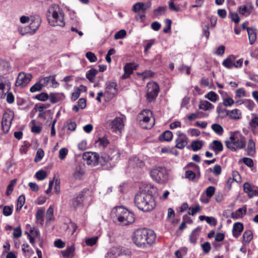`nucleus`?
I'll list each match as a JSON object with an SVG mask.
<instances>
[{"label":"nucleus","instance_id":"f257e3e1","mask_svg":"<svg viewBox=\"0 0 258 258\" xmlns=\"http://www.w3.org/2000/svg\"><path fill=\"white\" fill-rule=\"evenodd\" d=\"M132 239L133 243L142 249L149 248L156 240L154 232L146 228H139L133 233Z\"/></svg>","mask_w":258,"mask_h":258},{"label":"nucleus","instance_id":"f03ea898","mask_svg":"<svg viewBox=\"0 0 258 258\" xmlns=\"http://www.w3.org/2000/svg\"><path fill=\"white\" fill-rule=\"evenodd\" d=\"M46 17L48 23L52 26L63 27L65 26L64 12L58 5L53 4L49 7Z\"/></svg>","mask_w":258,"mask_h":258},{"label":"nucleus","instance_id":"7ed1b4c3","mask_svg":"<svg viewBox=\"0 0 258 258\" xmlns=\"http://www.w3.org/2000/svg\"><path fill=\"white\" fill-rule=\"evenodd\" d=\"M134 202L140 210L145 212L153 210L156 206L153 196L146 192H141L137 194L135 197Z\"/></svg>","mask_w":258,"mask_h":258},{"label":"nucleus","instance_id":"20e7f679","mask_svg":"<svg viewBox=\"0 0 258 258\" xmlns=\"http://www.w3.org/2000/svg\"><path fill=\"white\" fill-rule=\"evenodd\" d=\"M111 216L114 220H117L123 225L131 224L135 220L134 214L121 206L113 208L111 212Z\"/></svg>","mask_w":258,"mask_h":258},{"label":"nucleus","instance_id":"39448f33","mask_svg":"<svg viewBox=\"0 0 258 258\" xmlns=\"http://www.w3.org/2000/svg\"><path fill=\"white\" fill-rule=\"evenodd\" d=\"M226 147L232 151L243 149L245 146V138L239 132H231L229 139L225 142Z\"/></svg>","mask_w":258,"mask_h":258},{"label":"nucleus","instance_id":"423d86ee","mask_svg":"<svg viewBox=\"0 0 258 258\" xmlns=\"http://www.w3.org/2000/svg\"><path fill=\"white\" fill-rule=\"evenodd\" d=\"M138 120L142 127L146 129L151 128L155 121L152 112L149 110L141 111L138 115Z\"/></svg>","mask_w":258,"mask_h":258},{"label":"nucleus","instance_id":"0eeeda50","mask_svg":"<svg viewBox=\"0 0 258 258\" xmlns=\"http://www.w3.org/2000/svg\"><path fill=\"white\" fill-rule=\"evenodd\" d=\"M150 175L154 181L159 183H163L168 179V175L165 168L161 167L153 168L150 171Z\"/></svg>","mask_w":258,"mask_h":258},{"label":"nucleus","instance_id":"6e6552de","mask_svg":"<svg viewBox=\"0 0 258 258\" xmlns=\"http://www.w3.org/2000/svg\"><path fill=\"white\" fill-rule=\"evenodd\" d=\"M148 90L146 95L147 99L149 102H151L156 98L157 96L159 87L156 83H151L147 85Z\"/></svg>","mask_w":258,"mask_h":258},{"label":"nucleus","instance_id":"1a4fd4ad","mask_svg":"<svg viewBox=\"0 0 258 258\" xmlns=\"http://www.w3.org/2000/svg\"><path fill=\"white\" fill-rule=\"evenodd\" d=\"M109 125L112 132L121 133L124 126L123 118L121 117H116L114 119L110 120Z\"/></svg>","mask_w":258,"mask_h":258},{"label":"nucleus","instance_id":"9d476101","mask_svg":"<svg viewBox=\"0 0 258 258\" xmlns=\"http://www.w3.org/2000/svg\"><path fill=\"white\" fill-rule=\"evenodd\" d=\"M83 159L87 164L95 166L99 164V156L95 152H86L83 155Z\"/></svg>","mask_w":258,"mask_h":258},{"label":"nucleus","instance_id":"9b49d317","mask_svg":"<svg viewBox=\"0 0 258 258\" xmlns=\"http://www.w3.org/2000/svg\"><path fill=\"white\" fill-rule=\"evenodd\" d=\"M117 84L113 82H107L106 83L105 91L104 92V97L107 99L112 98L115 94L117 93Z\"/></svg>","mask_w":258,"mask_h":258},{"label":"nucleus","instance_id":"f8f14e48","mask_svg":"<svg viewBox=\"0 0 258 258\" xmlns=\"http://www.w3.org/2000/svg\"><path fill=\"white\" fill-rule=\"evenodd\" d=\"M12 120L13 116L10 113L5 112L3 114L1 123L2 128L4 133H7L9 131Z\"/></svg>","mask_w":258,"mask_h":258},{"label":"nucleus","instance_id":"ddd939ff","mask_svg":"<svg viewBox=\"0 0 258 258\" xmlns=\"http://www.w3.org/2000/svg\"><path fill=\"white\" fill-rule=\"evenodd\" d=\"M32 77V75L30 74L21 72L17 77L15 85L16 86H25L31 81Z\"/></svg>","mask_w":258,"mask_h":258},{"label":"nucleus","instance_id":"4468645a","mask_svg":"<svg viewBox=\"0 0 258 258\" xmlns=\"http://www.w3.org/2000/svg\"><path fill=\"white\" fill-rule=\"evenodd\" d=\"M217 112L218 113H224L226 115H228L229 117L233 119H239L242 117V113L240 110L238 109H234L231 111H229L226 109H217Z\"/></svg>","mask_w":258,"mask_h":258},{"label":"nucleus","instance_id":"2eb2a0df","mask_svg":"<svg viewBox=\"0 0 258 258\" xmlns=\"http://www.w3.org/2000/svg\"><path fill=\"white\" fill-rule=\"evenodd\" d=\"M177 135L175 147L178 149H182L187 145L188 138L184 134L180 131L177 132Z\"/></svg>","mask_w":258,"mask_h":258},{"label":"nucleus","instance_id":"dca6fc26","mask_svg":"<svg viewBox=\"0 0 258 258\" xmlns=\"http://www.w3.org/2000/svg\"><path fill=\"white\" fill-rule=\"evenodd\" d=\"M99 164L102 166H106L105 168L109 169L113 166H110V164H113V160L111 159L110 156L109 154L104 153L102 154L101 156L99 159Z\"/></svg>","mask_w":258,"mask_h":258},{"label":"nucleus","instance_id":"f3484780","mask_svg":"<svg viewBox=\"0 0 258 258\" xmlns=\"http://www.w3.org/2000/svg\"><path fill=\"white\" fill-rule=\"evenodd\" d=\"M253 10V7L251 3H248L246 5L240 6L238 8L239 13L245 16H249Z\"/></svg>","mask_w":258,"mask_h":258},{"label":"nucleus","instance_id":"a211bd4d","mask_svg":"<svg viewBox=\"0 0 258 258\" xmlns=\"http://www.w3.org/2000/svg\"><path fill=\"white\" fill-rule=\"evenodd\" d=\"M137 66L133 63H126L124 67V74L122 76L123 79L128 78L133 73L134 70H136Z\"/></svg>","mask_w":258,"mask_h":258},{"label":"nucleus","instance_id":"6ab92c4d","mask_svg":"<svg viewBox=\"0 0 258 258\" xmlns=\"http://www.w3.org/2000/svg\"><path fill=\"white\" fill-rule=\"evenodd\" d=\"M84 197V191H82L79 192L71 202V206L74 208L80 206L82 203Z\"/></svg>","mask_w":258,"mask_h":258},{"label":"nucleus","instance_id":"aec40b11","mask_svg":"<svg viewBox=\"0 0 258 258\" xmlns=\"http://www.w3.org/2000/svg\"><path fill=\"white\" fill-rule=\"evenodd\" d=\"M108 154L110 156L111 159L113 160V164H110V166H114L115 162L119 158L120 153L117 148L110 149Z\"/></svg>","mask_w":258,"mask_h":258},{"label":"nucleus","instance_id":"412c9836","mask_svg":"<svg viewBox=\"0 0 258 258\" xmlns=\"http://www.w3.org/2000/svg\"><path fill=\"white\" fill-rule=\"evenodd\" d=\"M209 148L214 151L216 154L221 152L223 149V146L222 142L218 140H214L209 145Z\"/></svg>","mask_w":258,"mask_h":258},{"label":"nucleus","instance_id":"4be33fe9","mask_svg":"<svg viewBox=\"0 0 258 258\" xmlns=\"http://www.w3.org/2000/svg\"><path fill=\"white\" fill-rule=\"evenodd\" d=\"M243 190L244 192L247 193L248 196L249 198L258 196V191L253 189L251 186L248 182H245L243 184Z\"/></svg>","mask_w":258,"mask_h":258},{"label":"nucleus","instance_id":"5701e85b","mask_svg":"<svg viewBox=\"0 0 258 258\" xmlns=\"http://www.w3.org/2000/svg\"><path fill=\"white\" fill-rule=\"evenodd\" d=\"M84 173V168L81 166L78 165L74 169L73 176L75 179H81Z\"/></svg>","mask_w":258,"mask_h":258},{"label":"nucleus","instance_id":"b1692460","mask_svg":"<svg viewBox=\"0 0 258 258\" xmlns=\"http://www.w3.org/2000/svg\"><path fill=\"white\" fill-rule=\"evenodd\" d=\"M250 44H253L256 39V30L252 28H246Z\"/></svg>","mask_w":258,"mask_h":258},{"label":"nucleus","instance_id":"393cba45","mask_svg":"<svg viewBox=\"0 0 258 258\" xmlns=\"http://www.w3.org/2000/svg\"><path fill=\"white\" fill-rule=\"evenodd\" d=\"M235 60V56L234 55H230L223 61L222 65L227 69H232L234 67V61Z\"/></svg>","mask_w":258,"mask_h":258},{"label":"nucleus","instance_id":"a878e982","mask_svg":"<svg viewBox=\"0 0 258 258\" xmlns=\"http://www.w3.org/2000/svg\"><path fill=\"white\" fill-rule=\"evenodd\" d=\"M243 229V224L241 223L237 222L234 224L232 229L233 235L237 238L241 234Z\"/></svg>","mask_w":258,"mask_h":258},{"label":"nucleus","instance_id":"bb28decb","mask_svg":"<svg viewBox=\"0 0 258 258\" xmlns=\"http://www.w3.org/2000/svg\"><path fill=\"white\" fill-rule=\"evenodd\" d=\"M150 4L145 6V4L143 3H137L134 5L133 11L135 12H139L142 11L143 12L145 13L147 9L150 8Z\"/></svg>","mask_w":258,"mask_h":258},{"label":"nucleus","instance_id":"cd10ccee","mask_svg":"<svg viewBox=\"0 0 258 258\" xmlns=\"http://www.w3.org/2000/svg\"><path fill=\"white\" fill-rule=\"evenodd\" d=\"M246 208L244 206L242 208H239L234 212L231 213V218L233 219H237L242 217L246 213Z\"/></svg>","mask_w":258,"mask_h":258},{"label":"nucleus","instance_id":"c85d7f7f","mask_svg":"<svg viewBox=\"0 0 258 258\" xmlns=\"http://www.w3.org/2000/svg\"><path fill=\"white\" fill-rule=\"evenodd\" d=\"M201 228L198 227L194 229L189 236V241L190 242L195 245L197 243V240L200 235Z\"/></svg>","mask_w":258,"mask_h":258},{"label":"nucleus","instance_id":"c756f323","mask_svg":"<svg viewBox=\"0 0 258 258\" xmlns=\"http://www.w3.org/2000/svg\"><path fill=\"white\" fill-rule=\"evenodd\" d=\"M109 144V141L106 138H100L95 142L96 147L103 149Z\"/></svg>","mask_w":258,"mask_h":258},{"label":"nucleus","instance_id":"7c9ffc66","mask_svg":"<svg viewBox=\"0 0 258 258\" xmlns=\"http://www.w3.org/2000/svg\"><path fill=\"white\" fill-rule=\"evenodd\" d=\"M255 152V144L252 139H249L247 143V154L249 156H252Z\"/></svg>","mask_w":258,"mask_h":258},{"label":"nucleus","instance_id":"2f4dec72","mask_svg":"<svg viewBox=\"0 0 258 258\" xmlns=\"http://www.w3.org/2000/svg\"><path fill=\"white\" fill-rule=\"evenodd\" d=\"M199 108L204 110H210L214 108V106L210 102L207 100H204L200 102L199 104Z\"/></svg>","mask_w":258,"mask_h":258},{"label":"nucleus","instance_id":"473e14b6","mask_svg":"<svg viewBox=\"0 0 258 258\" xmlns=\"http://www.w3.org/2000/svg\"><path fill=\"white\" fill-rule=\"evenodd\" d=\"M11 67L9 62L5 60H0V72L7 73L10 70Z\"/></svg>","mask_w":258,"mask_h":258},{"label":"nucleus","instance_id":"72a5a7b5","mask_svg":"<svg viewBox=\"0 0 258 258\" xmlns=\"http://www.w3.org/2000/svg\"><path fill=\"white\" fill-rule=\"evenodd\" d=\"M172 133L169 131H166L159 137L161 141H170L172 139Z\"/></svg>","mask_w":258,"mask_h":258},{"label":"nucleus","instance_id":"f704fd0d","mask_svg":"<svg viewBox=\"0 0 258 258\" xmlns=\"http://www.w3.org/2000/svg\"><path fill=\"white\" fill-rule=\"evenodd\" d=\"M119 255L118 249L116 247L111 248L107 252L105 258H116Z\"/></svg>","mask_w":258,"mask_h":258},{"label":"nucleus","instance_id":"c9c22d12","mask_svg":"<svg viewBox=\"0 0 258 258\" xmlns=\"http://www.w3.org/2000/svg\"><path fill=\"white\" fill-rule=\"evenodd\" d=\"M98 71L95 69H92L88 71L86 73V78L91 82H93L95 80Z\"/></svg>","mask_w":258,"mask_h":258},{"label":"nucleus","instance_id":"e433bc0d","mask_svg":"<svg viewBox=\"0 0 258 258\" xmlns=\"http://www.w3.org/2000/svg\"><path fill=\"white\" fill-rule=\"evenodd\" d=\"M252 233L250 230H247L245 231L242 236L243 243L246 244L249 243L252 240Z\"/></svg>","mask_w":258,"mask_h":258},{"label":"nucleus","instance_id":"4c0bfd02","mask_svg":"<svg viewBox=\"0 0 258 258\" xmlns=\"http://www.w3.org/2000/svg\"><path fill=\"white\" fill-rule=\"evenodd\" d=\"M203 146L202 141H193L191 144V147L194 151H197L200 150Z\"/></svg>","mask_w":258,"mask_h":258},{"label":"nucleus","instance_id":"58836bf2","mask_svg":"<svg viewBox=\"0 0 258 258\" xmlns=\"http://www.w3.org/2000/svg\"><path fill=\"white\" fill-rule=\"evenodd\" d=\"M211 128L216 134L219 136H221L224 132L223 127L218 123L213 124L211 126Z\"/></svg>","mask_w":258,"mask_h":258},{"label":"nucleus","instance_id":"ea45409f","mask_svg":"<svg viewBox=\"0 0 258 258\" xmlns=\"http://www.w3.org/2000/svg\"><path fill=\"white\" fill-rule=\"evenodd\" d=\"M25 202V197L24 195H21L19 197L17 200V205L16 209V212H19Z\"/></svg>","mask_w":258,"mask_h":258},{"label":"nucleus","instance_id":"a19ab883","mask_svg":"<svg viewBox=\"0 0 258 258\" xmlns=\"http://www.w3.org/2000/svg\"><path fill=\"white\" fill-rule=\"evenodd\" d=\"M250 127H257L258 126V115L255 113L251 114V118L248 123Z\"/></svg>","mask_w":258,"mask_h":258},{"label":"nucleus","instance_id":"79ce46f5","mask_svg":"<svg viewBox=\"0 0 258 258\" xmlns=\"http://www.w3.org/2000/svg\"><path fill=\"white\" fill-rule=\"evenodd\" d=\"M205 98L212 102H215L218 99V96L213 91H210L205 95Z\"/></svg>","mask_w":258,"mask_h":258},{"label":"nucleus","instance_id":"37998d69","mask_svg":"<svg viewBox=\"0 0 258 258\" xmlns=\"http://www.w3.org/2000/svg\"><path fill=\"white\" fill-rule=\"evenodd\" d=\"M75 250V248L73 246L71 245L68 247V248L62 251V254L64 257H70L72 255L73 252Z\"/></svg>","mask_w":258,"mask_h":258},{"label":"nucleus","instance_id":"c03bdc74","mask_svg":"<svg viewBox=\"0 0 258 258\" xmlns=\"http://www.w3.org/2000/svg\"><path fill=\"white\" fill-rule=\"evenodd\" d=\"M98 239V236H94L90 238H88L85 239V243L87 245L92 246L96 244Z\"/></svg>","mask_w":258,"mask_h":258},{"label":"nucleus","instance_id":"a18cd8bd","mask_svg":"<svg viewBox=\"0 0 258 258\" xmlns=\"http://www.w3.org/2000/svg\"><path fill=\"white\" fill-rule=\"evenodd\" d=\"M43 216L44 210L42 209H38L36 213V219L37 221L42 224V223L43 222Z\"/></svg>","mask_w":258,"mask_h":258},{"label":"nucleus","instance_id":"49530a36","mask_svg":"<svg viewBox=\"0 0 258 258\" xmlns=\"http://www.w3.org/2000/svg\"><path fill=\"white\" fill-rule=\"evenodd\" d=\"M16 182H17L16 179H14L10 181V182L9 184L8 185L7 188L6 194H7V196H9L11 194V193L12 192V191L13 190V187L16 184Z\"/></svg>","mask_w":258,"mask_h":258},{"label":"nucleus","instance_id":"de8ad7c7","mask_svg":"<svg viewBox=\"0 0 258 258\" xmlns=\"http://www.w3.org/2000/svg\"><path fill=\"white\" fill-rule=\"evenodd\" d=\"M244 105L248 110L252 111L253 109L255 106V104L252 100L250 99H244Z\"/></svg>","mask_w":258,"mask_h":258},{"label":"nucleus","instance_id":"09e8293b","mask_svg":"<svg viewBox=\"0 0 258 258\" xmlns=\"http://www.w3.org/2000/svg\"><path fill=\"white\" fill-rule=\"evenodd\" d=\"M44 155V151L41 149H39L37 152L36 156L34 158V161L35 162H39L41 160V159L43 158Z\"/></svg>","mask_w":258,"mask_h":258},{"label":"nucleus","instance_id":"8fccbe9b","mask_svg":"<svg viewBox=\"0 0 258 258\" xmlns=\"http://www.w3.org/2000/svg\"><path fill=\"white\" fill-rule=\"evenodd\" d=\"M166 11V7H159L157 9L154 10V15L156 16L162 15L165 14Z\"/></svg>","mask_w":258,"mask_h":258},{"label":"nucleus","instance_id":"3c124183","mask_svg":"<svg viewBox=\"0 0 258 258\" xmlns=\"http://www.w3.org/2000/svg\"><path fill=\"white\" fill-rule=\"evenodd\" d=\"M201 207L199 205H197L195 207H189L188 208L189 212L188 214L191 216H194L197 213H199L201 211Z\"/></svg>","mask_w":258,"mask_h":258},{"label":"nucleus","instance_id":"603ef678","mask_svg":"<svg viewBox=\"0 0 258 258\" xmlns=\"http://www.w3.org/2000/svg\"><path fill=\"white\" fill-rule=\"evenodd\" d=\"M126 35V31L124 29H121L117 32L114 35L115 39H122L124 38Z\"/></svg>","mask_w":258,"mask_h":258},{"label":"nucleus","instance_id":"864d4df0","mask_svg":"<svg viewBox=\"0 0 258 258\" xmlns=\"http://www.w3.org/2000/svg\"><path fill=\"white\" fill-rule=\"evenodd\" d=\"M42 86L41 83H36L30 88V91L31 92L39 91L41 90Z\"/></svg>","mask_w":258,"mask_h":258},{"label":"nucleus","instance_id":"5fc2aeb1","mask_svg":"<svg viewBox=\"0 0 258 258\" xmlns=\"http://www.w3.org/2000/svg\"><path fill=\"white\" fill-rule=\"evenodd\" d=\"M68 154V150L66 148H61L59 151L58 157L60 160L65 159L66 156Z\"/></svg>","mask_w":258,"mask_h":258},{"label":"nucleus","instance_id":"6e6d98bb","mask_svg":"<svg viewBox=\"0 0 258 258\" xmlns=\"http://www.w3.org/2000/svg\"><path fill=\"white\" fill-rule=\"evenodd\" d=\"M51 80H53L52 76H49L42 78L40 80V82L41 83L42 86H48L50 85L49 84H50Z\"/></svg>","mask_w":258,"mask_h":258},{"label":"nucleus","instance_id":"4d7b16f0","mask_svg":"<svg viewBox=\"0 0 258 258\" xmlns=\"http://www.w3.org/2000/svg\"><path fill=\"white\" fill-rule=\"evenodd\" d=\"M86 56L91 62H94L97 60L96 56L92 52H87L86 54Z\"/></svg>","mask_w":258,"mask_h":258},{"label":"nucleus","instance_id":"13d9d810","mask_svg":"<svg viewBox=\"0 0 258 258\" xmlns=\"http://www.w3.org/2000/svg\"><path fill=\"white\" fill-rule=\"evenodd\" d=\"M165 26L163 29V32L166 33L170 32L171 30V21L169 19H166L165 20Z\"/></svg>","mask_w":258,"mask_h":258},{"label":"nucleus","instance_id":"bf43d9fd","mask_svg":"<svg viewBox=\"0 0 258 258\" xmlns=\"http://www.w3.org/2000/svg\"><path fill=\"white\" fill-rule=\"evenodd\" d=\"M81 90L78 88H75L74 91L72 94L71 99L73 101L76 100L80 96Z\"/></svg>","mask_w":258,"mask_h":258},{"label":"nucleus","instance_id":"052dcab7","mask_svg":"<svg viewBox=\"0 0 258 258\" xmlns=\"http://www.w3.org/2000/svg\"><path fill=\"white\" fill-rule=\"evenodd\" d=\"M138 75L142 76L143 80H145L152 77L154 74L150 71H146L142 74H138Z\"/></svg>","mask_w":258,"mask_h":258},{"label":"nucleus","instance_id":"680f3d73","mask_svg":"<svg viewBox=\"0 0 258 258\" xmlns=\"http://www.w3.org/2000/svg\"><path fill=\"white\" fill-rule=\"evenodd\" d=\"M35 175L38 179L42 180L46 177V173L44 170H39L36 173Z\"/></svg>","mask_w":258,"mask_h":258},{"label":"nucleus","instance_id":"e2e57ef3","mask_svg":"<svg viewBox=\"0 0 258 258\" xmlns=\"http://www.w3.org/2000/svg\"><path fill=\"white\" fill-rule=\"evenodd\" d=\"M48 95H47V93H41L39 94H37L36 96H35V98L39 100H40V101H46V100H47L48 99Z\"/></svg>","mask_w":258,"mask_h":258},{"label":"nucleus","instance_id":"0e129e2a","mask_svg":"<svg viewBox=\"0 0 258 258\" xmlns=\"http://www.w3.org/2000/svg\"><path fill=\"white\" fill-rule=\"evenodd\" d=\"M223 103L225 106H231L234 103V101L232 98L227 97L223 99Z\"/></svg>","mask_w":258,"mask_h":258},{"label":"nucleus","instance_id":"69168bd1","mask_svg":"<svg viewBox=\"0 0 258 258\" xmlns=\"http://www.w3.org/2000/svg\"><path fill=\"white\" fill-rule=\"evenodd\" d=\"M203 250L205 253H208L210 252L211 246L210 242H205L201 245Z\"/></svg>","mask_w":258,"mask_h":258},{"label":"nucleus","instance_id":"338daca9","mask_svg":"<svg viewBox=\"0 0 258 258\" xmlns=\"http://www.w3.org/2000/svg\"><path fill=\"white\" fill-rule=\"evenodd\" d=\"M246 96V93L243 88L238 89L235 92V96L238 98H241Z\"/></svg>","mask_w":258,"mask_h":258},{"label":"nucleus","instance_id":"774afa93","mask_svg":"<svg viewBox=\"0 0 258 258\" xmlns=\"http://www.w3.org/2000/svg\"><path fill=\"white\" fill-rule=\"evenodd\" d=\"M13 211V208L8 206H5L3 208V214L5 216H9L11 215Z\"/></svg>","mask_w":258,"mask_h":258}]
</instances>
